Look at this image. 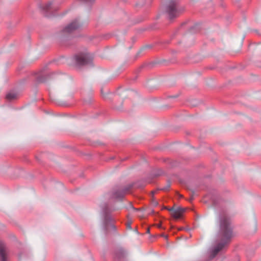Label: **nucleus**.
I'll return each mask as SVG.
<instances>
[{
  "instance_id": "nucleus-16",
  "label": "nucleus",
  "mask_w": 261,
  "mask_h": 261,
  "mask_svg": "<svg viewBox=\"0 0 261 261\" xmlns=\"http://www.w3.org/2000/svg\"><path fill=\"white\" fill-rule=\"evenodd\" d=\"M133 209L135 210H137V209H135L134 207H133L132 206H130Z\"/></svg>"
},
{
  "instance_id": "nucleus-2",
  "label": "nucleus",
  "mask_w": 261,
  "mask_h": 261,
  "mask_svg": "<svg viewBox=\"0 0 261 261\" xmlns=\"http://www.w3.org/2000/svg\"><path fill=\"white\" fill-rule=\"evenodd\" d=\"M183 11L184 8L179 6L177 0H169L166 5L165 11L170 20L177 17Z\"/></svg>"
},
{
  "instance_id": "nucleus-10",
  "label": "nucleus",
  "mask_w": 261,
  "mask_h": 261,
  "mask_svg": "<svg viewBox=\"0 0 261 261\" xmlns=\"http://www.w3.org/2000/svg\"><path fill=\"white\" fill-rule=\"evenodd\" d=\"M16 96L17 94L13 92H10L6 95V97L8 100H11L15 99Z\"/></svg>"
},
{
  "instance_id": "nucleus-3",
  "label": "nucleus",
  "mask_w": 261,
  "mask_h": 261,
  "mask_svg": "<svg viewBox=\"0 0 261 261\" xmlns=\"http://www.w3.org/2000/svg\"><path fill=\"white\" fill-rule=\"evenodd\" d=\"M133 186V184H130L123 188H122V187L119 186H116L113 188L111 192L107 194V197L110 199L121 200L125 194Z\"/></svg>"
},
{
  "instance_id": "nucleus-21",
  "label": "nucleus",
  "mask_w": 261,
  "mask_h": 261,
  "mask_svg": "<svg viewBox=\"0 0 261 261\" xmlns=\"http://www.w3.org/2000/svg\"><path fill=\"white\" fill-rule=\"evenodd\" d=\"M165 239H167V236H165Z\"/></svg>"
},
{
  "instance_id": "nucleus-11",
  "label": "nucleus",
  "mask_w": 261,
  "mask_h": 261,
  "mask_svg": "<svg viewBox=\"0 0 261 261\" xmlns=\"http://www.w3.org/2000/svg\"><path fill=\"white\" fill-rule=\"evenodd\" d=\"M83 4L87 5L88 6H90L92 4L95 0H80Z\"/></svg>"
},
{
  "instance_id": "nucleus-4",
  "label": "nucleus",
  "mask_w": 261,
  "mask_h": 261,
  "mask_svg": "<svg viewBox=\"0 0 261 261\" xmlns=\"http://www.w3.org/2000/svg\"><path fill=\"white\" fill-rule=\"evenodd\" d=\"M73 60L77 65H90L92 66L93 56L89 53L81 54L75 55Z\"/></svg>"
},
{
  "instance_id": "nucleus-7",
  "label": "nucleus",
  "mask_w": 261,
  "mask_h": 261,
  "mask_svg": "<svg viewBox=\"0 0 261 261\" xmlns=\"http://www.w3.org/2000/svg\"><path fill=\"white\" fill-rule=\"evenodd\" d=\"M8 250L5 243L0 240V261H7Z\"/></svg>"
},
{
  "instance_id": "nucleus-19",
  "label": "nucleus",
  "mask_w": 261,
  "mask_h": 261,
  "mask_svg": "<svg viewBox=\"0 0 261 261\" xmlns=\"http://www.w3.org/2000/svg\"><path fill=\"white\" fill-rule=\"evenodd\" d=\"M147 232L148 233H149V229H147Z\"/></svg>"
},
{
  "instance_id": "nucleus-14",
  "label": "nucleus",
  "mask_w": 261,
  "mask_h": 261,
  "mask_svg": "<svg viewBox=\"0 0 261 261\" xmlns=\"http://www.w3.org/2000/svg\"><path fill=\"white\" fill-rule=\"evenodd\" d=\"M175 210V208H174V207H171V208H168V210L169 211L172 212V213H174Z\"/></svg>"
},
{
  "instance_id": "nucleus-18",
  "label": "nucleus",
  "mask_w": 261,
  "mask_h": 261,
  "mask_svg": "<svg viewBox=\"0 0 261 261\" xmlns=\"http://www.w3.org/2000/svg\"><path fill=\"white\" fill-rule=\"evenodd\" d=\"M135 232H136V233H138V231L137 229L135 230Z\"/></svg>"
},
{
  "instance_id": "nucleus-8",
  "label": "nucleus",
  "mask_w": 261,
  "mask_h": 261,
  "mask_svg": "<svg viewBox=\"0 0 261 261\" xmlns=\"http://www.w3.org/2000/svg\"><path fill=\"white\" fill-rule=\"evenodd\" d=\"M185 211V209L181 207H177L176 208L174 213H172V215L173 217L176 219L179 218L182 214Z\"/></svg>"
},
{
  "instance_id": "nucleus-6",
  "label": "nucleus",
  "mask_w": 261,
  "mask_h": 261,
  "mask_svg": "<svg viewBox=\"0 0 261 261\" xmlns=\"http://www.w3.org/2000/svg\"><path fill=\"white\" fill-rule=\"evenodd\" d=\"M81 26L82 24L79 22V19H75L63 29L62 33L65 35L70 34L80 29Z\"/></svg>"
},
{
  "instance_id": "nucleus-13",
  "label": "nucleus",
  "mask_w": 261,
  "mask_h": 261,
  "mask_svg": "<svg viewBox=\"0 0 261 261\" xmlns=\"http://www.w3.org/2000/svg\"><path fill=\"white\" fill-rule=\"evenodd\" d=\"M126 227L128 229H132L131 223H128L126 225Z\"/></svg>"
},
{
  "instance_id": "nucleus-12",
  "label": "nucleus",
  "mask_w": 261,
  "mask_h": 261,
  "mask_svg": "<svg viewBox=\"0 0 261 261\" xmlns=\"http://www.w3.org/2000/svg\"><path fill=\"white\" fill-rule=\"evenodd\" d=\"M170 186V184L169 183H168L167 184V185H166V187L163 188L162 189L164 190H167V189H168L169 188Z\"/></svg>"
},
{
  "instance_id": "nucleus-5",
  "label": "nucleus",
  "mask_w": 261,
  "mask_h": 261,
  "mask_svg": "<svg viewBox=\"0 0 261 261\" xmlns=\"http://www.w3.org/2000/svg\"><path fill=\"white\" fill-rule=\"evenodd\" d=\"M107 208L103 210V227L105 231H107L108 229L109 225L112 228L114 231H116V227L113 224L114 220L111 216L110 213Z\"/></svg>"
},
{
  "instance_id": "nucleus-20",
  "label": "nucleus",
  "mask_w": 261,
  "mask_h": 261,
  "mask_svg": "<svg viewBox=\"0 0 261 261\" xmlns=\"http://www.w3.org/2000/svg\"><path fill=\"white\" fill-rule=\"evenodd\" d=\"M45 16H46V17H49V16H48V15H47V14H45Z\"/></svg>"
},
{
  "instance_id": "nucleus-9",
  "label": "nucleus",
  "mask_w": 261,
  "mask_h": 261,
  "mask_svg": "<svg viewBox=\"0 0 261 261\" xmlns=\"http://www.w3.org/2000/svg\"><path fill=\"white\" fill-rule=\"evenodd\" d=\"M52 5V2H49L46 4L43 5H40L39 7L43 11L44 13L47 12L50 9Z\"/></svg>"
},
{
  "instance_id": "nucleus-17",
  "label": "nucleus",
  "mask_w": 261,
  "mask_h": 261,
  "mask_svg": "<svg viewBox=\"0 0 261 261\" xmlns=\"http://www.w3.org/2000/svg\"><path fill=\"white\" fill-rule=\"evenodd\" d=\"M195 27H196V26H194V27H193L191 28V30H192L193 28H195Z\"/></svg>"
},
{
  "instance_id": "nucleus-1",
  "label": "nucleus",
  "mask_w": 261,
  "mask_h": 261,
  "mask_svg": "<svg viewBox=\"0 0 261 261\" xmlns=\"http://www.w3.org/2000/svg\"><path fill=\"white\" fill-rule=\"evenodd\" d=\"M219 230L217 233L218 244L211 249L210 258H213L225 245L229 243L232 236V227L226 211L222 210L218 217Z\"/></svg>"
},
{
  "instance_id": "nucleus-15",
  "label": "nucleus",
  "mask_w": 261,
  "mask_h": 261,
  "mask_svg": "<svg viewBox=\"0 0 261 261\" xmlns=\"http://www.w3.org/2000/svg\"><path fill=\"white\" fill-rule=\"evenodd\" d=\"M152 195H153L155 194V191H152Z\"/></svg>"
}]
</instances>
